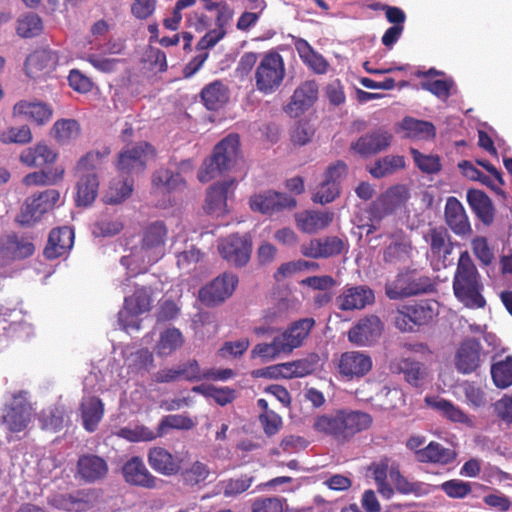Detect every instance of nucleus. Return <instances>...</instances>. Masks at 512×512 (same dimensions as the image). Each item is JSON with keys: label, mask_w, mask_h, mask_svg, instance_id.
Listing matches in <instances>:
<instances>
[{"label": "nucleus", "mask_w": 512, "mask_h": 512, "mask_svg": "<svg viewBox=\"0 0 512 512\" xmlns=\"http://www.w3.org/2000/svg\"><path fill=\"white\" fill-rule=\"evenodd\" d=\"M154 153L153 146L146 141H140L132 146H127L119 152L116 169L124 177V180L110 185L109 191L105 196L107 203L118 204L131 195L133 180L129 177L143 173L147 167L149 156H153Z\"/></svg>", "instance_id": "nucleus-1"}, {"label": "nucleus", "mask_w": 512, "mask_h": 512, "mask_svg": "<svg viewBox=\"0 0 512 512\" xmlns=\"http://www.w3.org/2000/svg\"><path fill=\"white\" fill-rule=\"evenodd\" d=\"M373 419L369 413L340 409L331 414L317 415L312 427L320 434L331 437L339 444L349 442L356 434L369 429Z\"/></svg>", "instance_id": "nucleus-2"}, {"label": "nucleus", "mask_w": 512, "mask_h": 512, "mask_svg": "<svg viewBox=\"0 0 512 512\" xmlns=\"http://www.w3.org/2000/svg\"><path fill=\"white\" fill-rule=\"evenodd\" d=\"M110 153V147L104 146L100 150L87 152L78 160L74 167V174L78 177L75 199L77 206L87 207L95 201L99 188L96 170Z\"/></svg>", "instance_id": "nucleus-3"}, {"label": "nucleus", "mask_w": 512, "mask_h": 512, "mask_svg": "<svg viewBox=\"0 0 512 512\" xmlns=\"http://www.w3.org/2000/svg\"><path fill=\"white\" fill-rule=\"evenodd\" d=\"M479 278L469 253L461 252L453 279V291L455 297L468 308H483L486 305Z\"/></svg>", "instance_id": "nucleus-4"}, {"label": "nucleus", "mask_w": 512, "mask_h": 512, "mask_svg": "<svg viewBox=\"0 0 512 512\" xmlns=\"http://www.w3.org/2000/svg\"><path fill=\"white\" fill-rule=\"evenodd\" d=\"M240 153V138L237 134H229L223 138L213 149L199 172L198 179L207 183L222 173L229 171L235 164Z\"/></svg>", "instance_id": "nucleus-5"}, {"label": "nucleus", "mask_w": 512, "mask_h": 512, "mask_svg": "<svg viewBox=\"0 0 512 512\" xmlns=\"http://www.w3.org/2000/svg\"><path fill=\"white\" fill-rule=\"evenodd\" d=\"M286 75L283 57L276 51L265 53L256 66L254 73L256 89L269 95L276 92Z\"/></svg>", "instance_id": "nucleus-6"}, {"label": "nucleus", "mask_w": 512, "mask_h": 512, "mask_svg": "<svg viewBox=\"0 0 512 512\" xmlns=\"http://www.w3.org/2000/svg\"><path fill=\"white\" fill-rule=\"evenodd\" d=\"M436 301L421 300L403 305L395 312L393 322L401 332H412L416 326L428 325L438 315Z\"/></svg>", "instance_id": "nucleus-7"}, {"label": "nucleus", "mask_w": 512, "mask_h": 512, "mask_svg": "<svg viewBox=\"0 0 512 512\" xmlns=\"http://www.w3.org/2000/svg\"><path fill=\"white\" fill-rule=\"evenodd\" d=\"M431 289L432 283L428 276L420 275L416 270H406L399 272L394 280L386 282L385 295L390 300H400Z\"/></svg>", "instance_id": "nucleus-8"}, {"label": "nucleus", "mask_w": 512, "mask_h": 512, "mask_svg": "<svg viewBox=\"0 0 512 512\" xmlns=\"http://www.w3.org/2000/svg\"><path fill=\"white\" fill-rule=\"evenodd\" d=\"M168 229L164 222L155 221L147 225L141 232L139 253L142 261L155 264L165 255Z\"/></svg>", "instance_id": "nucleus-9"}, {"label": "nucleus", "mask_w": 512, "mask_h": 512, "mask_svg": "<svg viewBox=\"0 0 512 512\" xmlns=\"http://www.w3.org/2000/svg\"><path fill=\"white\" fill-rule=\"evenodd\" d=\"M33 408L28 401L27 392L12 394L11 400L2 408L1 422L12 433L24 431L31 422Z\"/></svg>", "instance_id": "nucleus-10"}, {"label": "nucleus", "mask_w": 512, "mask_h": 512, "mask_svg": "<svg viewBox=\"0 0 512 512\" xmlns=\"http://www.w3.org/2000/svg\"><path fill=\"white\" fill-rule=\"evenodd\" d=\"M60 200V193L56 189H47L38 195H32L25 200L16 221L23 226H31L41 217L54 209Z\"/></svg>", "instance_id": "nucleus-11"}, {"label": "nucleus", "mask_w": 512, "mask_h": 512, "mask_svg": "<svg viewBox=\"0 0 512 512\" xmlns=\"http://www.w3.org/2000/svg\"><path fill=\"white\" fill-rule=\"evenodd\" d=\"M424 241L429 245L427 258L434 270L447 266L448 256L451 255L454 245L451 236L445 227H431L424 235Z\"/></svg>", "instance_id": "nucleus-12"}, {"label": "nucleus", "mask_w": 512, "mask_h": 512, "mask_svg": "<svg viewBox=\"0 0 512 512\" xmlns=\"http://www.w3.org/2000/svg\"><path fill=\"white\" fill-rule=\"evenodd\" d=\"M218 251L228 263L243 267L250 260L252 242L249 235L232 234L218 241Z\"/></svg>", "instance_id": "nucleus-13"}, {"label": "nucleus", "mask_w": 512, "mask_h": 512, "mask_svg": "<svg viewBox=\"0 0 512 512\" xmlns=\"http://www.w3.org/2000/svg\"><path fill=\"white\" fill-rule=\"evenodd\" d=\"M348 173V166L343 161H337L327 167L324 180L319 184L312 200L315 203L328 204L340 195V183Z\"/></svg>", "instance_id": "nucleus-14"}, {"label": "nucleus", "mask_w": 512, "mask_h": 512, "mask_svg": "<svg viewBox=\"0 0 512 512\" xmlns=\"http://www.w3.org/2000/svg\"><path fill=\"white\" fill-rule=\"evenodd\" d=\"M409 196V189L405 185L391 186L372 202L370 214L374 219L382 220L405 206Z\"/></svg>", "instance_id": "nucleus-15"}, {"label": "nucleus", "mask_w": 512, "mask_h": 512, "mask_svg": "<svg viewBox=\"0 0 512 512\" xmlns=\"http://www.w3.org/2000/svg\"><path fill=\"white\" fill-rule=\"evenodd\" d=\"M238 277L229 272L216 277L199 291V298L206 306H217L229 298L235 291Z\"/></svg>", "instance_id": "nucleus-16"}, {"label": "nucleus", "mask_w": 512, "mask_h": 512, "mask_svg": "<svg viewBox=\"0 0 512 512\" xmlns=\"http://www.w3.org/2000/svg\"><path fill=\"white\" fill-rule=\"evenodd\" d=\"M374 290L365 284L346 285L335 299V305L340 311L363 310L375 303Z\"/></svg>", "instance_id": "nucleus-17"}, {"label": "nucleus", "mask_w": 512, "mask_h": 512, "mask_svg": "<svg viewBox=\"0 0 512 512\" xmlns=\"http://www.w3.org/2000/svg\"><path fill=\"white\" fill-rule=\"evenodd\" d=\"M121 473L124 481L134 487L144 489H158L163 480L153 475L146 467L140 456H133L127 460L122 468Z\"/></svg>", "instance_id": "nucleus-18"}, {"label": "nucleus", "mask_w": 512, "mask_h": 512, "mask_svg": "<svg viewBox=\"0 0 512 512\" xmlns=\"http://www.w3.org/2000/svg\"><path fill=\"white\" fill-rule=\"evenodd\" d=\"M109 473L108 462L101 456L85 453L78 457L76 462V479L93 484L104 480Z\"/></svg>", "instance_id": "nucleus-19"}, {"label": "nucleus", "mask_w": 512, "mask_h": 512, "mask_svg": "<svg viewBox=\"0 0 512 512\" xmlns=\"http://www.w3.org/2000/svg\"><path fill=\"white\" fill-rule=\"evenodd\" d=\"M383 331V323L376 315L360 318L348 331V340L356 346H368L377 341Z\"/></svg>", "instance_id": "nucleus-20"}, {"label": "nucleus", "mask_w": 512, "mask_h": 512, "mask_svg": "<svg viewBox=\"0 0 512 512\" xmlns=\"http://www.w3.org/2000/svg\"><path fill=\"white\" fill-rule=\"evenodd\" d=\"M373 366L370 355L363 351H347L341 354L337 369L341 376L348 380L367 375Z\"/></svg>", "instance_id": "nucleus-21"}, {"label": "nucleus", "mask_w": 512, "mask_h": 512, "mask_svg": "<svg viewBox=\"0 0 512 512\" xmlns=\"http://www.w3.org/2000/svg\"><path fill=\"white\" fill-rule=\"evenodd\" d=\"M393 135L382 128L375 129L360 136L351 143V150L363 158L376 155L388 149L391 145Z\"/></svg>", "instance_id": "nucleus-22"}, {"label": "nucleus", "mask_w": 512, "mask_h": 512, "mask_svg": "<svg viewBox=\"0 0 512 512\" xmlns=\"http://www.w3.org/2000/svg\"><path fill=\"white\" fill-rule=\"evenodd\" d=\"M319 86L315 80L302 82L291 96L285 107V112L291 117H299L311 108L318 99Z\"/></svg>", "instance_id": "nucleus-23"}, {"label": "nucleus", "mask_w": 512, "mask_h": 512, "mask_svg": "<svg viewBox=\"0 0 512 512\" xmlns=\"http://www.w3.org/2000/svg\"><path fill=\"white\" fill-rule=\"evenodd\" d=\"M249 204L253 211H257L262 214H273L280 212L283 209H292L296 207L297 202L293 197L285 193L267 191L265 193L252 196Z\"/></svg>", "instance_id": "nucleus-24"}, {"label": "nucleus", "mask_w": 512, "mask_h": 512, "mask_svg": "<svg viewBox=\"0 0 512 512\" xmlns=\"http://www.w3.org/2000/svg\"><path fill=\"white\" fill-rule=\"evenodd\" d=\"M149 466L158 474L171 477L181 471L182 459L161 446L151 447L147 452Z\"/></svg>", "instance_id": "nucleus-25"}, {"label": "nucleus", "mask_w": 512, "mask_h": 512, "mask_svg": "<svg viewBox=\"0 0 512 512\" xmlns=\"http://www.w3.org/2000/svg\"><path fill=\"white\" fill-rule=\"evenodd\" d=\"M444 219L455 235L466 237L472 233V227L466 211L462 203L454 196H450L446 200Z\"/></svg>", "instance_id": "nucleus-26"}, {"label": "nucleus", "mask_w": 512, "mask_h": 512, "mask_svg": "<svg viewBox=\"0 0 512 512\" xmlns=\"http://www.w3.org/2000/svg\"><path fill=\"white\" fill-rule=\"evenodd\" d=\"M481 343L474 338L464 340L456 354L455 367L462 374H471L476 371L481 363Z\"/></svg>", "instance_id": "nucleus-27"}, {"label": "nucleus", "mask_w": 512, "mask_h": 512, "mask_svg": "<svg viewBox=\"0 0 512 512\" xmlns=\"http://www.w3.org/2000/svg\"><path fill=\"white\" fill-rule=\"evenodd\" d=\"M235 180L229 179L213 184L207 191L205 210L209 214L223 215L227 212V200L233 195Z\"/></svg>", "instance_id": "nucleus-28"}, {"label": "nucleus", "mask_w": 512, "mask_h": 512, "mask_svg": "<svg viewBox=\"0 0 512 512\" xmlns=\"http://www.w3.org/2000/svg\"><path fill=\"white\" fill-rule=\"evenodd\" d=\"M315 324V319L312 317L302 318L292 322L279 335L289 354L304 344Z\"/></svg>", "instance_id": "nucleus-29"}, {"label": "nucleus", "mask_w": 512, "mask_h": 512, "mask_svg": "<svg viewBox=\"0 0 512 512\" xmlns=\"http://www.w3.org/2000/svg\"><path fill=\"white\" fill-rule=\"evenodd\" d=\"M74 243V231L68 226L58 227L51 230L47 245L44 249V256L54 260L68 252Z\"/></svg>", "instance_id": "nucleus-30"}, {"label": "nucleus", "mask_w": 512, "mask_h": 512, "mask_svg": "<svg viewBox=\"0 0 512 512\" xmlns=\"http://www.w3.org/2000/svg\"><path fill=\"white\" fill-rule=\"evenodd\" d=\"M35 247L26 238L18 237L15 233L0 237V255L9 260L25 259L34 253Z\"/></svg>", "instance_id": "nucleus-31"}, {"label": "nucleus", "mask_w": 512, "mask_h": 512, "mask_svg": "<svg viewBox=\"0 0 512 512\" xmlns=\"http://www.w3.org/2000/svg\"><path fill=\"white\" fill-rule=\"evenodd\" d=\"M457 452L446 448L437 441H431L416 452V461L422 464L449 465L455 462Z\"/></svg>", "instance_id": "nucleus-32"}, {"label": "nucleus", "mask_w": 512, "mask_h": 512, "mask_svg": "<svg viewBox=\"0 0 512 512\" xmlns=\"http://www.w3.org/2000/svg\"><path fill=\"white\" fill-rule=\"evenodd\" d=\"M334 219L330 211L306 210L295 215L297 227L304 233L314 234L328 227Z\"/></svg>", "instance_id": "nucleus-33"}, {"label": "nucleus", "mask_w": 512, "mask_h": 512, "mask_svg": "<svg viewBox=\"0 0 512 512\" xmlns=\"http://www.w3.org/2000/svg\"><path fill=\"white\" fill-rule=\"evenodd\" d=\"M390 370L393 373L403 374L405 381L414 387L422 386L427 376L424 365L410 358L393 360L390 363Z\"/></svg>", "instance_id": "nucleus-34"}, {"label": "nucleus", "mask_w": 512, "mask_h": 512, "mask_svg": "<svg viewBox=\"0 0 512 512\" xmlns=\"http://www.w3.org/2000/svg\"><path fill=\"white\" fill-rule=\"evenodd\" d=\"M393 240L384 249L383 260L388 264L404 263L411 259L413 244L405 234L393 235Z\"/></svg>", "instance_id": "nucleus-35"}, {"label": "nucleus", "mask_w": 512, "mask_h": 512, "mask_svg": "<svg viewBox=\"0 0 512 512\" xmlns=\"http://www.w3.org/2000/svg\"><path fill=\"white\" fill-rule=\"evenodd\" d=\"M82 425L87 432H94L104 416V404L97 396L82 399L80 404Z\"/></svg>", "instance_id": "nucleus-36"}, {"label": "nucleus", "mask_w": 512, "mask_h": 512, "mask_svg": "<svg viewBox=\"0 0 512 512\" xmlns=\"http://www.w3.org/2000/svg\"><path fill=\"white\" fill-rule=\"evenodd\" d=\"M467 201L472 211L484 225L489 226L493 223L495 209L486 193L471 189L467 192Z\"/></svg>", "instance_id": "nucleus-37"}, {"label": "nucleus", "mask_w": 512, "mask_h": 512, "mask_svg": "<svg viewBox=\"0 0 512 512\" xmlns=\"http://www.w3.org/2000/svg\"><path fill=\"white\" fill-rule=\"evenodd\" d=\"M56 64L55 55L48 50H38L31 53L25 61L26 74L31 78H38L49 73Z\"/></svg>", "instance_id": "nucleus-38"}, {"label": "nucleus", "mask_w": 512, "mask_h": 512, "mask_svg": "<svg viewBox=\"0 0 512 512\" xmlns=\"http://www.w3.org/2000/svg\"><path fill=\"white\" fill-rule=\"evenodd\" d=\"M204 106L211 111L222 108L229 100V89L220 80L207 84L201 91Z\"/></svg>", "instance_id": "nucleus-39"}, {"label": "nucleus", "mask_w": 512, "mask_h": 512, "mask_svg": "<svg viewBox=\"0 0 512 512\" xmlns=\"http://www.w3.org/2000/svg\"><path fill=\"white\" fill-rule=\"evenodd\" d=\"M56 158L57 153L44 143H38L33 147H28L20 154L21 163L29 167L52 164L55 162Z\"/></svg>", "instance_id": "nucleus-40"}, {"label": "nucleus", "mask_w": 512, "mask_h": 512, "mask_svg": "<svg viewBox=\"0 0 512 512\" xmlns=\"http://www.w3.org/2000/svg\"><path fill=\"white\" fill-rule=\"evenodd\" d=\"M390 477L397 492L403 495L412 494L416 497H421L428 495L433 490L430 484L421 481H409L401 474L399 469L392 468L390 470Z\"/></svg>", "instance_id": "nucleus-41"}, {"label": "nucleus", "mask_w": 512, "mask_h": 512, "mask_svg": "<svg viewBox=\"0 0 512 512\" xmlns=\"http://www.w3.org/2000/svg\"><path fill=\"white\" fill-rule=\"evenodd\" d=\"M151 296L145 288L137 289L132 296L125 297L124 310L119 312V319L126 315L138 316L150 310Z\"/></svg>", "instance_id": "nucleus-42"}, {"label": "nucleus", "mask_w": 512, "mask_h": 512, "mask_svg": "<svg viewBox=\"0 0 512 512\" xmlns=\"http://www.w3.org/2000/svg\"><path fill=\"white\" fill-rule=\"evenodd\" d=\"M185 343L182 332L175 327L167 328L160 333L155 351L159 357H167L181 348Z\"/></svg>", "instance_id": "nucleus-43"}, {"label": "nucleus", "mask_w": 512, "mask_h": 512, "mask_svg": "<svg viewBox=\"0 0 512 512\" xmlns=\"http://www.w3.org/2000/svg\"><path fill=\"white\" fill-rule=\"evenodd\" d=\"M13 112L18 115H25L37 124H44L52 116V109L41 102L19 101L14 105Z\"/></svg>", "instance_id": "nucleus-44"}, {"label": "nucleus", "mask_w": 512, "mask_h": 512, "mask_svg": "<svg viewBox=\"0 0 512 512\" xmlns=\"http://www.w3.org/2000/svg\"><path fill=\"white\" fill-rule=\"evenodd\" d=\"M405 168V158L401 155H386L379 158L368 168L370 175L376 179L384 178Z\"/></svg>", "instance_id": "nucleus-45"}, {"label": "nucleus", "mask_w": 512, "mask_h": 512, "mask_svg": "<svg viewBox=\"0 0 512 512\" xmlns=\"http://www.w3.org/2000/svg\"><path fill=\"white\" fill-rule=\"evenodd\" d=\"M426 402L430 407L439 411L445 418H447L451 422L461 424L471 423V419L468 417V415L465 414L461 408L454 405L453 402L449 400L443 398H426Z\"/></svg>", "instance_id": "nucleus-46"}, {"label": "nucleus", "mask_w": 512, "mask_h": 512, "mask_svg": "<svg viewBox=\"0 0 512 512\" xmlns=\"http://www.w3.org/2000/svg\"><path fill=\"white\" fill-rule=\"evenodd\" d=\"M254 476L242 474L239 477H231L221 480L217 487L219 492L226 498H235L246 492L254 482Z\"/></svg>", "instance_id": "nucleus-47"}, {"label": "nucleus", "mask_w": 512, "mask_h": 512, "mask_svg": "<svg viewBox=\"0 0 512 512\" xmlns=\"http://www.w3.org/2000/svg\"><path fill=\"white\" fill-rule=\"evenodd\" d=\"M210 474L209 466L202 461L196 460L189 467L181 468L178 475H180L185 486L193 488L204 483Z\"/></svg>", "instance_id": "nucleus-48"}, {"label": "nucleus", "mask_w": 512, "mask_h": 512, "mask_svg": "<svg viewBox=\"0 0 512 512\" xmlns=\"http://www.w3.org/2000/svg\"><path fill=\"white\" fill-rule=\"evenodd\" d=\"M67 413L63 406H53L41 411L39 422L41 428L51 432H58L65 426Z\"/></svg>", "instance_id": "nucleus-49"}, {"label": "nucleus", "mask_w": 512, "mask_h": 512, "mask_svg": "<svg viewBox=\"0 0 512 512\" xmlns=\"http://www.w3.org/2000/svg\"><path fill=\"white\" fill-rule=\"evenodd\" d=\"M65 170L61 166H57L49 170H40L27 174L23 178L26 186H49L60 182L64 177Z\"/></svg>", "instance_id": "nucleus-50"}, {"label": "nucleus", "mask_w": 512, "mask_h": 512, "mask_svg": "<svg viewBox=\"0 0 512 512\" xmlns=\"http://www.w3.org/2000/svg\"><path fill=\"white\" fill-rule=\"evenodd\" d=\"M401 126L410 138L432 139L436 135L435 126L428 121L405 117Z\"/></svg>", "instance_id": "nucleus-51"}, {"label": "nucleus", "mask_w": 512, "mask_h": 512, "mask_svg": "<svg viewBox=\"0 0 512 512\" xmlns=\"http://www.w3.org/2000/svg\"><path fill=\"white\" fill-rule=\"evenodd\" d=\"M280 355H289L279 335L270 343H258L251 350V358H261L263 361H271Z\"/></svg>", "instance_id": "nucleus-52"}, {"label": "nucleus", "mask_w": 512, "mask_h": 512, "mask_svg": "<svg viewBox=\"0 0 512 512\" xmlns=\"http://www.w3.org/2000/svg\"><path fill=\"white\" fill-rule=\"evenodd\" d=\"M152 184L155 188L166 192L181 189L185 186V181L180 173H175L169 169L160 168L152 176Z\"/></svg>", "instance_id": "nucleus-53"}, {"label": "nucleus", "mask_w": 512, "mask_h": 512, "mask_svg": "<svg viewBox=\"0 0 512 512\" xmlns=\"http://www.w3.org/2000/svg\"><path fill=\"white\" fill-rule=\"evenodd\" d=\"M192 390L212 398L220 406L228 405L236 399V390L227 386L201 385L193 387Z\"/></svg>", "instance_id": "nucleus-54"}, {"label": "nucleus", "mask_w": 512, "mask_h": 512, "mask_svg": "<svg viewBox=\"0 0 512 512\" xmlns=\"http://www.w3.org/2000/svg\"><path fill=\"white\" fill-rule=\"evenodd\" d=\"M80 134V125L74 119H61L54 123L52 135L59 143H67Z\"/></svg>", "instance_id": "nucleus-55"}, {"label": "nucleus", "mask_w": 512, "mask_h": 512, "mask_svg": "<svg viewBox=\"0 0 512 512\" xmlns=\"http://www.w3.org/2000/svg\"><path fill=\"white\" fill-rule=\"evenodd\" d=\"M491 376L498 388H507L512 385V357L497 362L491 367Z\"/></svg>", "instance_id": "nucleus-56"}, {"label": "nucleus", "mask_w": 512, "mask_h": 512, "mask_svg": "<svg viewBox=\"0 0 512 512\" xmlns=\"http://www.w3.org/2000/svg\"><path fill=\"white\" fill-rule=\"evenodd\" d=\"M42 20L35 13H28L17 21V34L23 38H32L42 32Z\"/></svg>", "instance_id": "nucleus-57"}, {"label": "nucleus", "mask_w": 512, "mask_h": 512, "mask_svg": "<svg viewBox=\"0 0 512 512\" xmlns=\"http://www.w3.org/2000/svg\"><path fill=\"white\" fill-rule=\"evenodd\" d=\"M410 153L416 166L423 173L436 174L441 170V159L438 155H426L414 148H411Z\"/></svg>", "instance_id": "nucleus-58"}, {"label": "nucleus", "mask_w": 512, "mask_h": 512, "mask_svg": "<svg viewBox=\"0 0 512 512\" xmlns=\"http://www.w3.org/2000/svg\"><path fill=\"white\" fill-rule=\"evenodd\" d=\"M89 496L90 493L86 490H78L75 493L63 495L62 506L69 511H86L92 506Z\"/></svg>", "instance_id": "nucleus-59"}, {"label": "nucleus", "mask_w": 512, "mask_h": 512, "mask_svg": "<svg viewBox=\"0 0 512 512\" xmlns=\"http://www.w3.org/2000/svg\"><path fill=\"white\" fill-rule=\"evenodd\" d=\"M465 395V402L473 408L484 407L487 403V397L484 390L474 382L465 381L461 384Z\"/></svg>", "instance_id": "nucleus-60"}, {"label": "nucleus", "mask_w": 512, "mask_h": 512, "mask_svg": "<svg viewBox=\"0 0 512 512\" xmlns=\"http://www.w3.org/2000/svg\"><path fill=\"white\" fill-rule=\"evenodd\" d=\"M194 427L193 420L184 415L173 414L164 416L159 425V434L163 436L168 429L189 430Z\"/></svg>", "instance_id": "nucleus-61"}, {"label": "nucleus", "mask_w": 512, "mask_h": 512, "mask_svg": "<svg viewBox=\"0 0 512 512\" xmlns=\"http://www.w3.org/2000/svg\"><path fill=\"white\" fill-rule=\"evenodd\" d=\"M440 489L453 499L465 498L472 491L471 484L460 479L445 481L440 485Z\"/></svg>", "instance_id": "nucleus-62"}, {"label": "nucleus", "mask_w": 512, "mask_h": 512, "mask_svg": "<svg viewBox=\"0 0 512 512\" xmlns=\"http://www.w3.org/2000/svg\"><path fill=\"white\" fill-rule=\"evenodd\" d=\"M453 82L451 80H426L421 82V87L434 94L439 99L446 100L451 95Z\"/></svg>", "instance_id": "nucleus-63"}, {"label": "nucleus", "mask_w": 512, "mask_h": 512, "mask_svg": "<svg viewBox=\"0 0 512 512\" xmlns=\"http://www.w3.org/2000/svg\"><path fill=\"white\" fill-rule=\"evenodd\" d=\"M251 512H283V504L277 497L258 498L253 502Z\"/></svg>", "instance_id": "nucleus-64"}]
</instances>
